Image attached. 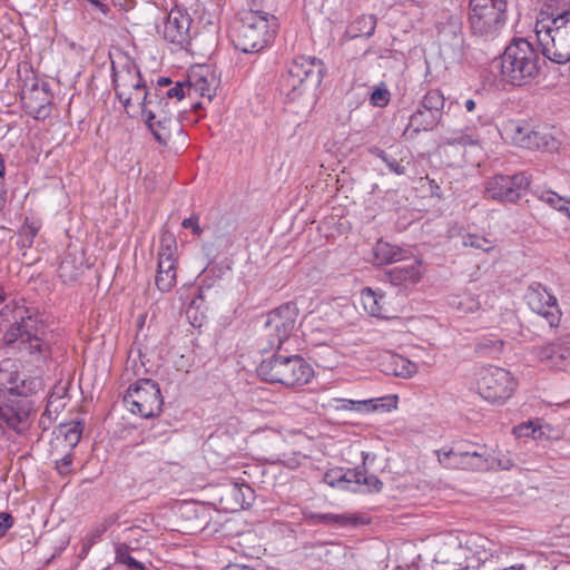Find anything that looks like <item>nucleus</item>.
Returning <instances> with one entry per match:
<instances>
[{
  "mask_svg": "<svg viewBox=\"0 0 570 570\" xmlns=\"http://www.w3.org/2000/svg\"><path fill=\"white\" fill-rule=\"evenodd\" d=\"M0 332L7 347L18 350L38 358H46L49 346L45 343V323L35 307L10 302L0 309Z\"/></svg>",
  "mask_w": 570,
  "mask_h": 570,
  "instance_id": "nucleus-1",
  "label": "nucleus"
},
{
  "mask_svg": "<svg viewBox=\"0 0 570 570\" xmlns=\"http://www.w3.org/2000/svg\"><path fill=\"white\" fill-rule=\"evenodd\" d=\"M0 386V431L9 429L20 434L30 424L32 405L27 397L35 392L37 383L20 379L17 373L1 371Z\"/></svg>",
  "mask_w": 570,
  "mask_h": 570,
  "instance_id": "nucleus-2",
  "label": "nucleus"
},
{
  "mask_svg": "<svg viewBox=\"0 0 570 570\" xmlns=\"http://www.w3.org/2000/svg\"><path fill=\"white\" fill-rule=\"evenodd\" d=\"M544 60L525 38H514L502 55L501 70L507 80L522 86L533 80L540 72Z\"/></svg>",
  "mask_w": 570,
  "mask_h": 570,
  "instance_id": "nucleus-3",
  "label": "nucleus"
},
{
  "mask_svg": "<svg viewBox=\"0 0 570 570\" xmlns=\"http://www.w3.org/2000/svg\"><path fill=\"white\" fill-rule=\"evenodd\" d=\"M257 374L267 383L291 389L307 384L314 371L302 356L282 354L277 350V353L261 362Z\"/></svg>",
  "mask_w": 570,
  "mask_h": 570,
  "instance_id": "nucleus-4",
  "label": "nucleus"
},
{
  "mask_svg": "<svg viewBox=\"0 0 570 570\" xmlns=\"http://www.w3.org/2000/svg\"><path fill=\"white\" fill-rule=\"evenodd\" d=\"M324 71L322 60L309 56H298L281 76L279 90L285 95L287 101H295L321 85Z\"/></svg>",
  "mask_w": 570,
  "mask_h": 570,
  "instance_id": "nucleus-5",
  "label": "nucleus"
},
{
  "mask_svg": "<svg viewBox=\"0 0 570 570\" xmlns=\"http://www.w3.org/2000/svg\"><path fill=\"white\" fill-rule=\"evenodd\" d=\"M534 31L544 58L558 65L570 62V10L538 19Z\"/></svg>",
  "mask_w": 570,
  "mask_h": 570,
  "instance_id": "nucleus-6",
  "label": "nucleus"
},
{
  "mask_svg": "<svg viewBox=\"0 0 570 570\" xmlns=\"http://www.w3.org/2000/svg\"><path fill=\"white\" fill-rule=\"evenodd\" d=\"M507 0H470L469 24L474 36L485 39L499 35L507 21Z\"/></svg>",
  "mask_w": 570,
  "mask_h": 570,
  "instance_id": "nucleus-7",
  "label": "nucleus"
},
{
  "mask_svg": "<svg viewBox=\"0 0 570 570\" xmlns=\"http://www.w3.org/2000/svg\"><path fill=\"white\" fill-rule=\"evenodd\" d=\"M445 97L439 89L429 90L411 114L403 131L405 139H414L422 131H432L443 118Z\"/></svg>",
  "mask_w": 570,
  "mask_h": 570,
  "instance_id": "nucleus-8",
  "label": "nucleus"
},
{
  "mask_svg": "<svg viewBox=\"0 0 570 570\" xmlns=\"http://www.w3.org/2000/svg\"><path fill=\"white\" fill-rule=\"evenodd\" d=\"M269 39L267 18L263 11L254 8L245 13L233 35L235 48L245 53L261 51L268 45Z\"/></svg>",
  "mask_w": 570,
  "mask_h": 570,
  "instance_id": "nucleus-9",
  "label": "nucleus"
},
{
  "mask_svg": "<svg viewBox=\"0 0 570 570\" xmlns=\"http://www.w3.org/2000/svg\"><path fill=\"white\" fill-rule=\"evenodd\" d=\"M124 62L112 65V81L115 92L119 101L128 107L132 102H139L146 91V83L141 78L139 67L128 56L122 57Z\"/></svg>",
  "mask_w": 570,
  "mask_h": 570,
  "instance_id": "nucleus-10",
  "label": "nucleus"
},
{
  "mask_svg": "<svg viewBox=\"0 0 570 570\" xmlns=\"http://www.w3.org/2000/svg\"><path fill=\"white\" fill-rule=\"evenodd\" d=\"M124 402L131 413L145 419L154 417L163 406L159 385L150 379H140L129 385Z\"/></svg>",
  "mask_w": 570,
  "mask_h": 570,
  "instance_id": "nucleus-11",
  "label": "nucleus"
},
{
  "mask_svg": "<svg viewBox=\"0 0 570 570\" xmlns=\"http://www.w3.org/2000/svg\"><path fill=\"white\" fill-rule=\"evenodd\" d=\"M515 386L512 374L505 368L488 365L480 370L478 391L490 403H503L512 395Z\"/></svg>",
  "mask_w": 570,
  "mask_h": 570,
  "instance_id": "nucleus-12",
  "label": "nucleus"
},
{
  "mask_svg": "<svg viewBox=\"0 0 570 570\" xmlns=\"http://www.w3.org/2000/svg\"><path fill=\"white\" fill-rule=\"evenodd\" d=\"M297 314L295 304L286 303L266 315L264 337L267 340L269 348L281 350L295 328Z\"/></svg>",
  "mask_w": 570,
  "mask_h": 570,
  "instance_id": "nucleus-13",
  "label": "nucleus"
},
{
  "mask_svg": "<svg viewBox=\"0 0 570 570\" xmlns=\"http://www.w3.org/2000/svg\"><path fill=\"white\" fill-rule=\"evenodd\" d=\"M505 131L514 145L542 153H554L560 148V140L552 134L543 130L530 129L525 124L510 121L505 126Z\"/></svg>",
  "mask_w": 570,
  "mask_h": 570,
  "instance_id": "nucleus-14",
  "label": "nucleus"
},
{
  "mask_svg": "<svg viewBox=\"0 0 570 570\" xmlns=\"http://www.w3.org/2000/svg\"><path fill=\"white\" fill-rule=\"evenodd\" d=\"M530 186V179L524 173L514 175H495L485 186V195L501 203H517L523 197Z\"/></svg>",
  "mask_w": 570,
  "mask_h": 570,
  "instance_id": "nucleus-15",
  "label": "nucleus"
},
{
  "mask_svg": "<svg viewBox=\"0 0 570 570\" xmlns=\"http://www.w3.org/2000/svg\"><path fill=\"white\" fill-rule=\"evenodd\" d=\"M161 33L163 38L177 49H188L196 31L193 29L190 14L183 6L175 4L170 9Z\"/></svg>",
  "mask_w": 570,
  "mask_h": 570,
  "instance_id": "nucleus-16",
  "label": "nucleus"
},
{
  "mask_svg": "<svg viewBox=\"0 0 570 570\" xmlns=\"http://www.w3.org/2000/svg\"><path fill=\"white\" fill-rule=\"evenodd\" d=\"M439 462L448 469L487 470L490 468L485 446L474 450L441 449L436 451Z\"/></svg>",
  "mask_w": 570,
  "mask_h": 570,
  "instance_id": "nucleus-17",
  "label": "nucleus"
},
{
  "mask_svg": "<svg viewBox=\"0 0 570 570\" xmlns=\"http://www.w3.org/2000/svg\"><path fill=\"white\" fill-rule=\"evenodd\" d=\"M525 301L531 311L541 315L550 327L559 325L562 314L558 301L544 285L537 282L530 284L525 293Z\"/></svg>",
  "mask_w": 570,
  "mask_h": 570,
  "instance_id": "nucleus-18",
  "label": "nucleus"
},
{
  "mask_svg": "<svg viewBox=\"0 0 570 570\" xmlns=\"http://www.w3.org/2000/svg\"><path fill=\"white\" fill-rule=\"evenodd\" d=\"M52 99L50 85L47 81L40 82L36 77H32L30 82L26 81L21 89L24 109L37 119L48 116Z\"/></svg>",
  "mask_w": 570,
  "mask_h": 570,
  "instance_id": "nucleus-19",
  "label": "nucleus"
},
{
  "mask_svg": "<svg viewBox=\"0 0 570 570\" xmlns=\"http://www.w3.org/2000/svg\"><path fill=\"white\" fill-rule=\"evenodd\" d=\"M440 46L452 52H461L464 47L463 21L460 13H449L438 20L435 24Z\"/></svg>",
  "mask_w": 570,
  "mask_h": 570,
  "instance_id": "nucleus-20",
  "label": "nucleus"
},
{
  "mask_svg": "<svg viewBox=\"0 0 570 570\" xmlns=\"http://www.w3.org/2000/svg\"><path fill=\"white\" fill-rule=\"evenodd\" d=\"M138 105L141 106V115L145 118L146 125L178 114L175 105L168 101L158 90L144 91Z\"/></svg>",
  "mask_w": 570,
  "mask_h": 570,
  "instance_id": "nucleus-21",
  "label": "nucleus"
},
{
  "mask_svg": "<svg viewBox=\"0 0 570 570\" xmlns=\"http://www.w3.org/2000/svg\"><path fill=\"white\" fill-rule=\"evenodd\" d=\"M538 356L548 365L557 368H564L570 365V336L559 338L554 343L542 346Z\"/></svg>",
  "mask_w": 570,
  "mask_h": 570,
  "instance_id": "nucleus-22",
  "label": "nucleus"
},
{
  "mask_svg": "<svg viewBox=\"0 0 570 570\" xmlns=\"http://www.w3.org/2000/svg\"><path fill=\"white\" fill-rule=\"evenodd\" d=\"M386 279L392 286L407 289L417 284L422 277L421 265L417 261L411 264L394 266L385 272Z\"/></svg>",
  "mask_w": 570,
  "mask_h": 570,
  "instance_id": "nucleus-23",
  "label": "nucleus"
},
{
  "mask_svg": "<svg viewBox=\"0 0 570 570\" xmlns=\"http://www.w3.org/2000/svg\"><path fill=\"white\" fill-rule=\"evenodd\" d=\"M483 538L468 539L465 543L459 544L458 550L465 556V568H474L485 563L492 557V552L484 547Z\"/></svg>",
  "mask_w": 570,
  "mask_h": 570,
  "instance_id": "nucleus-24",
  "label": "nucleus"
},
{
  "mask_svg": "<svg viewBox=\"0 0 570 570\" xmlns=\"http://www.w3.org/2000/svg\"><path fill=\"white\" fill-rule=\"evenodd\" d=\"M147 126L153 132L155 139L160 145L165 146L170 141L174 132L180 134L183 131L177 114L165 119H160L154 122L151 121V124Z\"/></svg>",
  "mask_w": 570,
  "mask_h": 570,
  "instance_id": "nucleus-25",
  "label": "nucleus"
},
{
  "mask_svg": "<svg viewBox=\"0 0 570 570\" xmlns=\"http://www.w3.org/2000/svg\"><path fill=\"white\" fill-rule=\"evenodd\" d=\"M361 301L365 311L375 317H387L385 308V295L365 287L361 292Z\"/></svg>",
  "mask_w": 570,
  "mask_h": 570,
  "instance_id": "nucleus-26",
  "label": "nucleus"
},
{
  "mask_svg": "<svg viewBox=\"0 0 570 570\" xmlns=\"http://www.w3.org/2000/svg\"><path fill=\"white\" fill-rule=\"evenodd\" d=\"M207 309L204 292L202 288H198L186 308V316L189 320V323L194 327H202L206 320Z\"/></svg>",
  "mask_w": 570,
  "mask_h": 570,
  "instance_id": "nucleus-27",
  "label": "nucleus"
},
{
  "mask_svg": "<svg viewBox=\"0 0 570 570\" xmlns=\"http://www.w3.org/2000/svg\"><path fill=\"white\" fill-rule=\"evenodd\" d=\"M233 246L232 236L228 234H217L213 242H204L203 250L212 261L216 259L223 253L229 250Z\"/></svg>",
  "mask_w": 570,
  "mask_h": 570,
  "instance_id": "nucleus-28",
  "label": "nucleus"
},
{
  "mask_svg": "<svg viewBox=\"0 0 570 570\" xmlns=\"http://www.w3.org/2000/svg\"><path fill=\"white\" fill-rule=\"evenodd\" d=\"M58 274L62 282H73L82 274V262H78L73 255L68 254L62 258Z\"/></svg>",
  "mask_w": 570,
  "mask_h": 570,
  "instance_id": "nucleus-29",
  "label": "nucleus"
},
{
  "mask_svg": "<svg viewBox=\"0 0 570 570\" xmlns=\"http://www.w3.org/2000/svg\"><path fill=\"white\" fill-rule=\"evenodd\" d=\"M374 256L377 264H391L397 262L402 257V250L385 242H377L374 248Z\"/></svg>",
  "mask_w": 570,
  "mask_h": 570,
  "instance_id": "nucleus-30",
  "label": "nucleus"
},
{
  "mask_svg": "<svg viewBox=\"0 0 570 570\" xmlns=\"http://www.w3.org/2000/svg\"><path fill=\"white\" fill-rule=\"evenodd\" d=\"M227 494L230 495L242 509L249 507L254 500V491L247 484L234 483L227 490Z\"/></svg>",
  "mask_w": 570,
  "mask_h": 570,
  "instance_id": "nucleus-31",
  "label": "nucleus"
},
{
  "mask_svg": "<svg viewBox=\"0 0 570 570\" xmlns=\"http://www.w3.org/2000/svg\"><path fill=\"white\" fill-rule=\"evenodd\" d=\"M392 374L400 377H411L417 372V365L407 358L399 355L391 357Z\"/></svg>",
  "mask_w": 570,
  "mask_h": 570,
  "instance_id": "nucleus-32",
  "label": "nucleus"
},
{
  "mask_svg": "<svg viewBox=\"0 0 570 570\" xmlns=\"http://www.w3.org/2000/svg\"><path fill=\"white\" fill-rule=\"evenodd\" d=\"M368 151L380 158L382 161L386 164L390 171L402 176L406 174V166L403 164V159H396L395 157L389 155L385 150L379 147H371Z\"/></svg>",
  "mask_w": 570,
  "mask_h": 570,
  "instance_id": "nucleus-33",
  "label": "nucleus"
},
{
  "mask_svg": "<svg viewBox=\"0 0 570 570\" xmlns=\"http://www.w3.org/2000/svg\"><path fill=\"white\" fill-rule=\"evenodd\" d=\"M376 17L374 14H362L355 19L352 28L355 30V37H371L376 28Z\"/></svg>",
  "mask_w": 570,
  "mask_h": 570,
  "instance_id": "nucleus-34",
  "label": "nucleus"
},
{
  "mask_svg": "<svg viewBox=\"0 0 570 570\" xmlns=\"http://www.w3.org/2000/svg\"><path fill=\"white\" fill-rule=\"evenodd\" d=\"M480 141L479 135H476L471 129L466 128L465 130H461L458 132H453L452 136L443 138V145L454 146H473L478 145Z\"/></svg>",
  "mask_w": 570,
  "mask_h": 570,
  "instance_id": "nucleus-35",
  "label": "nucleus"
},
{
  "mask_svg": "<svg viewBox=\"0 0 570 570\" xmlns=\"http://www.w3.org/2000/svg\"><path fill=\"white\" fill-rule=\"evenodd\" d=\"M158 258H177L176 237L168 230H164L160 235Z\"/></svg>",
  "mask_w": 570,
  "mask_h": 570,
  "instance_id": "nucleus-36",
  "label": "nucleus"
},
{
  "mask_svg": "<svg viewBox=\"0 0 570 570\" xmlns=\"http://www.w3.org/2000/svg\"><path fill=\"white\" fill-rule=\"evenodd\" d=\"M503 341L494 336L483 337L475 344V352L483 356L494 355L501 352Z\"/></svg>",
  "mask_w": 570,
  "mask_h": 570,
  "instance_id": "nucleus-37",
  "label": "nucleus"
},
{
  "mask_svg": "<svg viewBox=\"0 0 570 570\" xmlns=\"http://www.w3.org/2000/svg\"><path fill=\"white\" fill-rule=\"evenodd\" d=\"M60 433L63 435V441L71 451L81 439L82 424L80 422H72L60 428Z\"/></svg>",
  "mask_w": 570,
  "mask_h": 570,
  "instance_id": "nucleus-38",
  "label": "nucleus"
},
{
  "mask_svg": "<svg viewBox=\"0 0 570 570\" xmlns=\"http://www.w3.org/2000/svg\"><path fill=\"white\" fill-rule=\"evenodd\" d=\"M39 225H37L33 222H29V219H26L18 233V244L21 247H30L33 243L36 235L39 232Z\"/></svg>",
  "mask_w": 570,
  "mask_h": 570,
  "instance_id": "nucleus-39",
  "label": "nucleus"
},
{
  "mask_svg": "<svg viewBox=\"0 0 570 570\" xmlns=\"http://www.w3.org/2000/svg\"><path fill=\"white\" fill-rule=\"evenodd\" d=\"M63 394L65 389H61V393L52 392L48 396L43 416H48V419L51 420L53 416H57L59 414V412L65 407Z\"/></svg>",
  "mask_w": 570,
  "mask_h": 570,
  "instance_id": "nucleus-40",
  "label": "nucleus"
},
{
  "mask_svg": "<svg viewBox=\"0 0 570 570\" xmlns=\"http://www.w3.org/2000/svg\"><path fill=\"white\" fill-rule=\"evenodd\" d=\"M463 245L466 247H473L482 252L489 253L494 249L495 245L493 240H490L483 236L475 234H468L463 237Z\"/></svg>",
  "mask_w": 570,
  "mask_h": 570,
  "instance_id": "nucleus-41",
  "label": "nucleus"
},
{
  "mask_svg": "<svg viewBox=\"0 0 570 570\" xmlns=\"http://www.w3.org/2000/svg\"><path fill=\"white\" fill-rule=\"evenodd\" d=\"M116 561L118 563L126 564L130 568H135L138 570H146L144 563L137 561L135 558L130 556L129 547L125 543L117 546L116 548Z\"/></svg>",
  "mask_w": 570,
  "mask_h": 570,
  "instance_id": "nucleus-42",
  "label": "nucleus"
},
{
  "mask_svg": "<svg viewBox=\"0 0 570 570\" xmlns=\"http://www.w3.org/2000/svg\"><path fill=\"white\" fill-rule=\"evenodd\" d=\"M538 197L541 202L548 204L549 206L561 213L563 212V209H566V205L570 204L569 199L561 197L560 195L552 190L542 191Z\"/></svg>",
  "mask_w": 570,
  "mask_h": 570,
  "instance_id": "nucleus-43",
  "label": "nucleus"
},
{
  "mask_svg": "<svg viewBox=\"0 0 570 570\" xmlns=\"http://www.w3.org/2000/svg\"><path fill=\"white\" fill-rule=\"evenodd\" d=\"M176 284V274L165 269H157L156 286L163 292H169Z\"/></svg>",
  "mask_w": 570,
  "mask_h": 570,
  "instance_id": "nucleus-44",
  "label": "nucleus"
},
{
  "mask_svg": "<svg viewBox=\"0 0 570 570\" xmlns=\"http://www.w3.org/2000/svg\"><path fill=\"white\" fill-rule=\"evenodd\" d=\"M188 90H194L203 98H207L209 101H212L213 97L215 96V88L205 77H200L194 83H188Z\"/></svg>",
  "mask_w": 570,
  "mask_h": 570,
  "instance_id": "nucleus-45",
  "label": "nucleus"
},
{
  "mask_svg": "<svg viewBox=\"0 0 570 570\" xmlns=\"http://www.w3.org/2000/svg\"><path fill=\"white\" fill-rule=\"evenodd\" d=\"M315 523L337 524L344 527L348 523V518L343 514L334 513H315L312 515Z\"/></svg>",
  "mask_w": 570,
  "mask_h": 570,
  "instance_id": "nucleus-46",
  "label": "nucleus"
},
{
  "mask_svg": "<svg viewBox=\"0 0 570 570\" xmlns=\"http://www.w3.org/2000/svg\"><path fill=\"white\" fill-rule=\"evenodd\" d=\"M368 456V453L362 452L363 458V465H365V461ZM365 468H356V469H348L346 472H343V475H345L343 483H356L361 485V479L363 476Z\"/></svg>",
  "mask_w": 570,
  "mask_h": 570,
  "instance_id": "nucleus-47",
  "label": "nucleus"
},
{
  "mask_svg": "<svg viewBox=\"0 0 570 570\" xmlns=\"http://www.w3.org/2000/svg\"><path fill=\"white\" fill-rule=\"evenodd\" d=\"M345 475H343V469H331L324 474V482L330 487H338L343 483Z\"/></svg>",
  "mask_w": 570,
  "mask_h": 570,
  "instance_id": "nucleus-48",
  "label": "nucleus"
},
{
  "mask_svg": "<svg viewBox=\"0 0 570 570\" xmlns=\"http://www.w3.org/2000/svg\"><path fill=\"white\" fill-rule=\"evenodd\" d=\"M390 101V92L385 88H376L371 95V102L376 107H385Z\"/></svg>",
  "mask_w": 570,
  "mask_h": 570,
  "instance_id": "nucleus-49",
  "label": "nucleus"
},
{
  "mask_svg": "<svg viewBox=\"0 0 570 570\" xmlns=\"http://www.w3.org/2000/svg\"><path fill=\"white\" fill-rule=\"evenodd\" d=\"M361 484L366 485L370 491L380 492L383 488V482L374 474L366 475L364 470L361 479Z\"/></svg>",
  "mask_w": 570,
  "mask_h": 570,
  "instance_id": "nucleus-50",
  "label": "nucleus"
},
{
  "mask_svg": "<svg viewBox=\"0 0 570 570\" xmlns=\"http://www.w3.org/2000/svg\"><path fill=\"white\" fill-rule=\"evenodd\" d=\"M72 454L69 451L60 460L56 461V469L60 475H68L71 472Z\"/></svg>",
  "mask_w": 570,
  "mask_h": 570,
  "instance_id": "nucleus-51",
  "label": "nucleus"
},
{
  "mask_svg": "<svg viewBox=\"0 0 570 570\" xmlns=\"http://www.w3.org/2000/svg\"><path fill=\"white\" fill-rule=\"evenodd\" d=\"M14 519L8 512H0V539L13 527Z\"/></svg>",
  "mask_w": 570,
  "mask_h": 570,
  "instance_id": "nucleus-52",
  "label": "nucleus"
},
{
  "mask_svg": "<svg viewBox=\"0 0 570 570\" xmlns=\"http://www.w3.org/2000/svg\"><path fill=\"white\" fill-rule=\"evenodd\" d=\"M199 218L198 216L196 215H193L188 218H185L181 223V226L185 228V229H190L191 233L195 235V236H200L202 233H203V229L202 227L199 226V223H198Z\"/></svg>",
  "mask_w": 570,
  "mask_h": 570,
  "instance_id": "nucleus-53",
  "label": "nucleus"
},
{
  "mask_svg": "<svg viewBox=\"0 0 570 570\" xmlns=\"http://www.w3.org/2000/svg\"><path fill=\"white\" fill-rule=\"evenodd\" d=\"M163 95L167 98L168 101L174 98L181 100L185 97L184 85L181 82H177L174 87L164 91Z\"/></svg>",
  "mask_w": 570,
  "mask_h": 570,
  "instance_id": "nucleus-54",
  "label": "nucleus"
},
{
  "mask_svg": "<svg viewBox=\"0 0 570 570\" xmlns=\"http://www.w3.org/2000/svg\"><path fill=\"white\" fill-rule=\"evenodd\" d=\"M514 434L519 438L521 436H533L535 433V428H533V423L530 421L528 423H522L514 428Z\"/></svg>",
  "mask_w": 570,
  "mask_h": 570,
  "instance_id": "nucleus-55",
  "label": "nucleus"
},
{
  "mask_svg": "<svg viewBox=\"0 0 570 570\" xmlns=\"http://www.w3.org/2000/svg\"><path fill=\"white\" fill-rule=\"evenodd\" d=\"M482 96L479 92H475L473 97L464 100L463 106L468 112L475 111L476 107L481 104Z\"/></svg>",
  "mask_w": 570,
  "mask_h": 570,
  "instance_id": "nucleus-56",
  "label": "nucleus"
},
{
  "mask_svg": "<svg viewBox=\"0 0 570 570\" xmlns=\"http://www.w3.org/2000/svg\"><path fill=\"white\" fill-rule=\"evenodd\" d=\"M177 258H158V269H165L176 274Z\"/></svg>",
  "mask_w": 570,
  "mask_h": 570,
  "instance_id": "nucleus-57",
  "label": "nucleus"
},
{
  "mask_svg": "<svg viewBox=\"0 0 570 570\" xmlns=\"http://www.w3.org/2000/svg\"><path fill=\"white\" fill-rule=\"evenodd\" d=\"M171 83L170 78L160 77L157 81V86L154 89H149L148 91L158 90L159 94L164 92V89Z\"/></svg>",
  "mask_w": 570,
  "mask_h": 570,
  "instance_id": "nucleus-58",
  "label": "nucleus"
},
{
  "mask_svg": "<svg viewBox=\"0 0 570 570\" xmlns=\"http://www.w3.org/2000/svg\"><path fill=\"white\" fill-rule=\"evenodd\" d=\"M90 2L91 6H94L96 9H98L102 14H107L110 9L107 4L102 3L100 0H87Z\"/></svg>",
  "mask_w": 570,
  "mask_h": 570,
  "instance_id": "nucleus-59",
  "label": "nucleus"
},
{
  "mask_svg": "<svg viewBox=\"0 0 570 570\" xmlns=\"http://www.w3.org/2000/svg\"><path fill=\"white\" fill-rule=\"evenodd\" d=\"M219 439L220 436L218 434H212L206 443L207 451L216 448L218 445Z\"/></svg>",
  "mask_w": 570,
  "mask_h": 570,
  "instance_id": "nucleus-60",
  "label": "nucleus"
},
{
  "mask_svg": "<svg viewBox=\"0 0 570 570\" xmlns=\"http://www.w3.org/2000/svg\"><path fill=\"white\" fill-rule=\"evenodd\" d=\"M6 175V163L3 156L0 154V188H4L3 180Z\"/></svg>",
  "mask_w": 570,
  "mask_h": 570,
  "instance_id": "nucleus-61",
  "label": "nucleus"
},
{
  "mask_svg": "<svg viewBox=\"0 0 570 570\" xmlns=\"http://www.w3.org/2000/svg\"><path fill=\"white\" fill-rule=\"evenodd\" d=\"M224 570H254V569L250 567H247V566L233 564V566L226 567Z\"/></svg>",
  "mask_w": 570,
  "mask_h": 570,
  "instance_id": "nucleus-62",
  "label": "nucleus"
},
{
  "mask_svg": "<svg viewBox=\"0 0 570 570\" xmlns=\"http://www.w3.org/2000/svg\"><path fill=\"white\" fill-rule=\"evenodd\" d=\"M553 570H570V562L569 561H562L558 563Z\"/></svg>",
  "mask_w": 570,
  "mask_h": 570,
  "instance_id": "nucleus-63",
  "label": "nucleus"
},
{
  "mask_svg": "<svg viewBox=\"0 0 570 570\" xmlns=\"http://www.w3.org/2000/svg\"><path fill=\"white\" fill-rule=\"evenodd\" d=\"M358 404L365 406L367 409V411H375L377 409V405H372V401L368 400V401H362V402H357Z\"/></svg>",
  "mask_w": 570,
  "mask_h": 570,
  "instance_id": "nucleus-64",
  "label": "nucleus"
}]
</instances>
